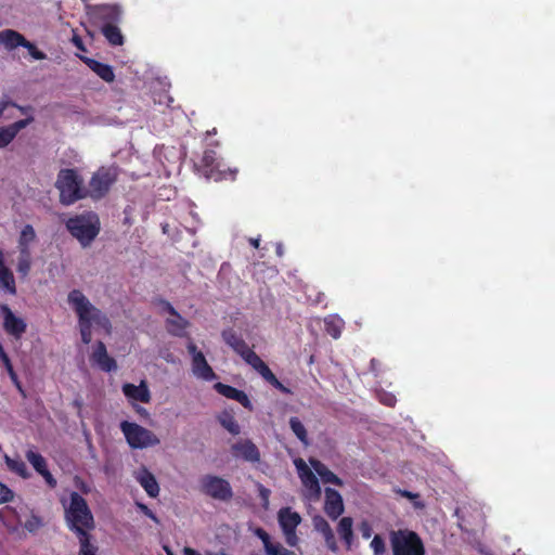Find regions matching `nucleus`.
<instances>
[{"label": "nucleus", "mask_w": 555, "mask_h": 555, "mask_svg": "<svg viewBox=\"0 0 555 555\" xmlns=\"http://www.w3.org/2000/svg\"><path fill=\"white\" fill-rule=\"evenodd\" d=\"M68 302L73 306L77 317L81 341L88 345L92 340V325L95 324L106 332L111 331V322L108 318L96 307L79 289H73L68 294Z\"/></svg>", "instance_id": "obj_1"}, {"label": "nucleus", "mask_w": 555, "mask_h": 555, "mask_svg": "<svg viewBox=\"0 0 555 555\" xmlns=\"http://www.w3.org/2000/svg\"><path fill=\"white\" fill-rule=\"evenodd\" d=\"M221 336L224 343L231 347L238 356H241L248 365L258 372L267 383L285 395L292 393L291 389L285 387L278 379L270 367L251 348H249L244 338L234 330L227 328L222 331Z\"/></svg>", "instance_id": "obj_2"}, {"label": "nucleus", "mask_w": 555, "mask_h": 555, "mask_svg": "<svg viewBox=\"0 0 555 555\" xmlns=\"http://www.w3.org/2000/svg\"><path fill=\"white\" fill-rule=\"evenodd\" d=\"M65 227L83 248L89 247L101 231L100 218L93 211H86L68 218Z\"/></svg>", "instance_id": "obj_3"}, {"label": "nucleus", "mask_w": 555, "mask_h": 555, "mask_svg": "<svg viewBox=\"0 0 555 555\" xmlns=\"http://www.w3.org/2000/svg\"><path fill=\"white\" fill-rule=\"evenodd\" d=\"M65 509V518L68 521L70 529L80 538V532H88L94 529L93 516L86 503V501L77 493H72L69 504L63 502Z\"/></svg>", "instance_id": "obj_4"}, {"label": "nucleus", "mask_w": 555, "mask_h": 555, "mask_svg": "<svg viewBox=\"0 0 555 555\" xmlns=\"http://www.w3.org/2000/svg\"><path fill=\"white\" fill-rule=\"evenodd\" d=\"M55 186L60 191V199L64 205H72L88 196V192L83 188V180L75 169H61Z\"/></svg>", "instance_id": "obj_5"}, {"label": "nucleus", "mask_w": 555, "mask_h": 555, "mask_svg": "<svg viewBox=\"0 0 555 555\" xmlns=\"http://www.w3.org/2000/svg\"><path fill=\"white\" fill-rule=\"evenodd\" d=\"M389 540L393 555H425L424 544L414 531L392 530L389 533Z\"/></svg>", "instance_id": "obj_6"}, {"label": "nucleus", "mask_w": 555, "mask_h": 555, "mask_svg": "<svg viewBox=\"0 0 555 555\" xmlns=\"http://www.w3.org/2000/svg\"><path fill=\"white\" fill-rule=\"evenodd\" d=\"M89 22L96 28L106 25L120 24L124 9L118 3L86 4Z\"/></svg>", "instance_id": "obj_7"}, {"label": "nucleus", "mask_w": 555, "mask_h": 555, "mask_svg": "<svg viewBox=\"0 0 555 555\" xmlns=\"http://www.w3.org/2000/svg\"><path fill=\"white\" fill-rule=\"evenodd\" d=\"M119 427L127 443L132 449H145L157 446L160 442L153 431L137 423L122 421Z\"/></svg>", "instance_id": "obj_8"}, {"label": "nucleus", "mask_w": 555, "mask_h": 555, "mask_svg": "<svg viewBox=\"0 0 555 555\" xmlns=\"http://www.w3.org/2000/svg\"><path fill=\"white\" fill-rule=\"evenodd\" d=\"M117 170L113 167H101L93 173L89 182L88 196L93 199L104 197L117 181Z\"/></svg>", "instance_id": "obj_9"}, {"label": "nucleus", "mask_w": 555, "mask_h": 555, "mask_svg": "<svg viewBox=\"0 0 555 555\" xmlns=\"http://www.w3.org/2000/svg\"><path fill=\"white\" fill-rule=\"evenodd\" d=\"M278 521L283 531L286 543L289 546H296L298 537L296 528L301 522V517L297 512L292 511L289 507H284L279 511Z\"/></svg>", "instance_id": "obj_10"}, {"label": "nucleus", "mask_w": 555, "mask_h": 555, "mask_svg": "<svg viewBox=\"0 0 555 555\" xmlns=\"http://www.w3.org/2000/svg\"><path fill=\"white\" fill-rule=\"evenodd\" d=\"M202 167L205 177L215 181L224 180L228 178V176H230L231 180H234L237 172L236 169L228 171L222 169V165L218 160L216 152L212 150L204 152L202 157Z\"/></svg>", "instance_id": "obj_11"}, {"label": "nucleus", "mask_w": 555, "mask_h": 555, "mask_svg": "<svg viewBox=\"0 0 555 555\" xmlns=\"http://www.w3.org/2000/svg\"><path fill=\"white\" fill-rule=\"evenodd\" d=\"M0 314L3 319L2 326L5 333L15 339L22 338L27 330L25 320L16 317L12 309L5 304L0 305Z\"/></svg>", "instance_id": "obj_12"}, {"label": "nucleus", "mask_w": 555, "mask_h": 555, "mask_svg": "<svg viewBox=\"0 0 555 555\" xmlns=\"http://www.w3.org/2000/svg\"><path fill=\"white\" fill-rule=\"evenodd\" d=\"M188 351L192 356V372L204 380H214L217 376L212 367L208 364L204 353L199 351L192 341L188 344Z\"/></svg>", "instance_id": "obj_13"}, {"label": "nucleus", "mask_w": 555, "mask_h": 555, "mask_svg": "<svg viewBox=\"0 0 555 555\" xmlns=\"http://www.w3.org/2000/svg\"><path fill=\"white\" fill-rule=\"evenodd\" d=\"M90 361L93 365H96L103 372H112L117 369L115 359L108 356L106 346L101 340L96 341V344L93 346Z\"/></svg>", "instance_id": "obj_14"}, {"label": "nucleus", "mask_w": 555, "mask_h": 555, "mask_svg": "<svg viewBox=\"0 0 555 555\" xmlns=\"http://www.w3.org/2000/svg\"><path fill=\"white\" fill-rule=\"evenodd\" d=\"M232 454L235 457H240L251 463L258 462L260 460L258 448L248 439L234 443L232 446Z\"/></svg>", "instance_id": "obj_15"}, {"label": "nucleus", "mask_w": 555, "mask_h": 555, "mask_svg": "<svg viewBox=\"0 0 555 555\" xmlns=\"http://www.w3.org/2000/svg\"><path fill=\"white\" fill-rule=\"evenodd\" d=\"M25 457L33 465L35 470L44 478L49 486H55L56 481L48 469L46 459L40 453L28 450Z\"/></svg>", "instance_id": "obj_16"}, {"label": "nucleus", "mask_w": 555, "mask_h": 555, "mask_svg": "<svg viewBox=\"0 0 555 555\" xmlns=\"http://www.w3.org/2000/svg\"><path fill=\"white\" fill-rule=\"evenodd\" d=\"M122 392L130 401L149 403L151 401V392L145 382L140 385L126 383L122 385Z\"/></svg>", "instance_id": "obj_17"}, {"label": "nucleus", "mask_w": 555, "mask_h": 555, "mask_svg": "<svg viewBox=\"0 0 555 555\" xmlns=\"http://www.w3.org/2000/svg\"><path fill=\"white\" fill-rule=\"evenodd\" d=\"M324 511L333 519H337L344 512L341 495L332 488L326 489Z\"/></svg>", "instance_id": "obj_18"}, {"label": "nucleus", "mask_w": 555, "mask_h": 555, "mask_svg": "<svg viewBox=\"0 0 555 555\" xmlns=\"http://www.w3.org/2000/svg\"><path fill=\"white\" fill-rule=\"evenodd\" d=\"M254 533L261 540L266 555H296L294 552L285 548L281 543L273 542L263 529L257 528Z\"/></svg>", "instance_id": "obj_19"}, {"label": "nucleus", "mask_w": 555, "mask_h": 555, "mask_svg": "<svg viewBox=\"0 0 555 555\" xmlns=\"http://www.w3.org/2000/svg\"><path fill=\"white\" fill-rule=\"evenodd\" d=\"M80 60L105 82H113L115 74L113 67L88 56H79Z\"/></svg>", "instance_id": "obj_20"}, {"label": "nucleus", "mask_w": 555, "mask_h": 555, "mask_svg": "<svg viewBox=\"0 0 555 555\" xmlns=\"http://www.w3.org/2000/svg\"><path fill=\"white\" fill-rule=\"evenodd\" d=\"M312 524L314 530L323 535L326 546L332 552H337L338 545L330 524L322 516H314L312 519Z\"/></svg>", "instance_id": "obj_21"}, {"label": "nucleus", "mask_w": 555, "mask_h": 555, "mask_svg": "<svg viewBox=\"0 0 555 555\" xmlns=\"http://www.w3.org/2000/svg\"><path fill=\"white\" fill-rule=\"evenodd\" d=\"M214 387L216 391L223 397L240 402L244 408L250 406V400L243 390L223 383H216Z\"/></svg>", "instance_id": "obj_22"}, {"label": "nucleus", "mask_w": 555, "mask_h": 555, "mask_svg": "<svg viewBox=\"0 0 555 555\" xmlns=\"http://www.w3.org/2000/svg\"><path fill=\"white\" fill-rule=\"evenodd\" d=\"M0 288L10 295L16 294V284L13 272L5 266L4 254L0 249Z\"/></svg>", "instance_id": "obj_23"}, {"label": "nucleus", "mask_w": 555, "mask_h": 555, "mask_svg": "<svg viewBox=\"0 0 555 555\" xmlns=\"http://www.w3.org/2000/svg\"><path fill=\"white\" fill-rule=\"evenodd\" d=\"M309 463L313 470L315 472V476L318 475L320 479L324 483H332L334 486H343V481L339 477H337L328 467L317 459H310Z\"/></svg>", "instance_id": "obj_24"}, {"label": "nucleus", "mask_w": 555, "mask_h": 555, "mask_svg": "<svg viewBox=\"0 0 555 555\" xmlns=\"http://www.w3.org/2000/svg\"><path fill=\"white\" fill-rule=\"evenodd\" d=\"M190 326V322L184 319L180 313L176 317L168 318L165 321V327L168 334L175 337H185L186 328Z\"/></svg>", "instance_id": "obj_25"}, {"label": "nucleus", "mask_w": 555, "mask_h": 555, "mask_svg": "<svg viewBox=\"0 0 555 555\" xmlns=\"http://www.w3.org/2000/svg\"><path fill=\"white\" fill-rule=\"evenodd\" d=\"M297 473L304 486H320L315 472L302 459L294 461Z\"/></svg>", "instance_id": "obj_26"}, {"label": "nucleus", "mask_w": 555, "mask_h": 555, "mask_svg": "<svg viewBox=\"0 0 555 555\" xmlns=\"http://www.w3.org/2000/svg\"><path fill=\"white\" fill-rule=\"evenodd\" d=\"M26 38L16 30L5 29L0 31V44H3L7 49L13 50L17 47L25 46Z\"/></svg>", "instance_id": "obj_27"}, {"label": "nucleus", "mask_w": 555, "mask_h": 555, "mask_svg": "<svg viewBox=\"0 0 555 555\" xmlns=\"http://www.w3.org/2000/svg\"><path fill=\"white\" fill-rule=\"evenodd\" d=\"M118 25L113 24L99 28L106 41L113 47L122 46L125 42V37Z\"/></svg>", "instance_id": "obj_28"}, {"label": "nucleus", "mask_w": 555, "mask_h": 555, "mask_svg": "<svg viewBox=\"0 0 555 555\" xmlns=\"http://www.w3.org/2000/svg\"><path fill=\"white\" fill-rule=\"evenodd\" d=\"M78 555H99V546L95 539L88 532H80L78 538Z\"/></svg>", "instance_id": "obj_29"}, {"label": "nucleus", "mask_w": 555, "mask_h": 555, "mask_svg": "<svg viewBox=\"0 0 555 555\" xmlns=\"http://www.w3.org/2000/svg\"><path fill=\"white\" fill-rule=\"evenodd\" d=\"M352 525L353 521L350 517H344L340 519L337 527V531L348 548H350L353 538Z\"/></svg>", "instance_id": "obj_30"}, {"label": "nucleus", "mask_w": 555, "mask_h": 555, "mask_svg": "<svg viewBox=\"0 0 555 555\" xmlns=\"http://www.w3.org/2000/svg\"><path fill=\"white\" fill-rule=\"evenodd\" d=\"M325 332L334 339H338L344 328V321L340 318L328 317L324 320Z\"/></svg>", "instance_id": "obj_31"}, {"label": "nucleus", "mask_w": 555, "mask_h": 555, "mask_svg": "<svg viewBox=\"0 0 555 555\" xmlns=\"http://www.w3.org/2000/svg\"><path fill=\"white\" fill-rule=\"evenodd\" d=\"M4 460H5V464H7L8 468L12 473H15L16 475H18L23 478H27L29 476L27 466L22 459H20V457L12 459L9 455H5Z\"/></svg>", "instance_id": "obj_32"}, {"label": "nucleus", "mask_w": 555, "mask_h": 555, "mask_svg": "<svg viewBox=\"0 0 555 555\" xmlns=\"http://www.w3.org/2000/svg\"><path fill=\"white\" fill-rule=\"evenodd\" d=\"M289 427L292 429V431L294 433V435L305 444V446H308L309 444V439H308V433H307V429L305 427V425L301 423V421L296 417V416H293L289 418Z\"/></svg>", "instance_id": "obj_33"}, {"label": "nucleus", "mask_w": 555, "mask_h": 555, "mask_svg": "<svg viewBox=\"0 0 555 555\" xmlns=\"http://www.w3.org/2000/svg\"><path fill=\"white\" fill-rule=\"evenodd\" d=\"M220 424L232 435H238L241 431L240 425L230 412H222L218 417Z\"/></svg>", "instance_id": "obj_34"}, {"label": "nucleus", "mask_w": 555, "mask_h": 555, "mask_svg": "<svg viewBox=\"0 0 555 555\" xmlns=\"http://www.w3.org/2000/svg\"><path fill=\"white\" fill-rule=\"evenodd\" d=\"M0 360L3 364V366L5 367V371L8 372L11 380L14 383V385L21 389V384H20V380H18V376L16 374V372L14 371V367H13V364L11 362V359L9 358L8 353L5 352L3 346L1 345L0 346Z\"/></svg>", "instance_id": "obj_35"}, {"label": "nucleus", "mask_w": 555, "mask_h": 555, "mask_svg": "<svg viewBox=\"0 0 555 555\" xmlns=\"http://www.w3.org/2000/svg\"><path fill=\"white\" fill-rule=\"evenodd\" d=\"M137 480L141 486H158L155 476L145 467L138 470Z\"/></svg>", "instance_id": "obj_36"}, {"label": "nucleus", "mask_w": 555, "mask_h": 555, "mask_svg": "<svg viewBox=\"0 0 555 555\" xmlns=\"http://www.w3.org/2000/svg\"><path fill=\"white\" fill-rule=\"evenodd\" d=\"M205 493L212 499L225 501L232 496L231 488H204Z\"/></svg>", "instance_id": "obj_37"}, {"label": "nucleus", "mask_w": 555, "mask_h": 555, "mask_svg": "<svg viewBox=\"0 0 555 555\" xmlns=\"http://www.w3.org/2000/svg\"><path fill=\"white\" fill-rule=\"evenodd\" d=\"M36 240V232L30 224L24 225L18 237L20 245H30Z\"/></svg>", "instance_id": "obj_38"}, {"label": "nucleus", "mask_w": 555, "mask_h": 555, "mask_svg": "<svg viewBox=\"0 0 555 555\" xmlns=\"http://www.w3.org/2000/svg\"><path fill=\"white\" fill-rule=\"evenodd\" d=\"M371 548L374 555H384L386 552V545L380 535H375L371 541Z\"/></svg>", "instance_id": "obj_39"}, {"label": "nucleus", "mask_w": 555, "mask_h": 555, "mask_svg": "<svg viewBox=\"0 0 555 555\" xmlns=\"http://www.w3.org/2000/svg\"><path fill=\"white\" fill-rule=\"evenodd\" d=\"M14 138H15V135L13 134V132L10 130V128L8 126L1 127L0 128V149L9 145L14 140Z\"/></svg>", "instance_id": "obj_40"}, {"label": "nucleus", "mask_w": 555, "mask_h": 555, "mask_svg": "<svg viewBox=\"0 0 555 555\" xmlns=\"http://www.w3.org/2000/svg\"><path fill=\"white\" fill-rule=\"evenodd\" d=\"M34 121V117L29 116L25 119H21V120H17L11 125H9L8 127L10 128V130L13 132V134L16 137L17 133L26 128L29 124H31Z\"/></svg>", "instance_id": "obj_41"}, {"label": "nucleus", "mask_w": 555, "mask_h": 555, "mask_svg": "<svg viewBox=\"0 0 555 555\" xmlns=\"http://www.w3.org/2000/svg\"><path fill=\"white\" fill-rule=\"evenodd\" d=\"M24 48L28 50L29 54L35 60L41 61L47 57L46 53L38 50V48L33 42H30L28 40H26Z\"/></svg>", "instance_id": "obj_42"}, {"label": "nucleus", "mask_w": 555, "mask_h": 555, "mask_svg": "<svg viewBox=\"0 0 555 555\" xmlns=\"http://www.w3.org/2000/svg\"><path fill=\"white\" fill-rule=\"evenodd\" d=\"M31 269V259H18L17 261V272L23 276H27Z\"/></svg>", "instance_id": "obj_43"}, {"label": "nucleus", "mask_w": 555, "mask_h": 555, "mask_svg": "<svg viewBox=\"0 0 555 555\" xmlns=\"http://www.w3.org/2000/svg\"><path fill=\"white\" fill-rule=\"evenodd\" d=\"M24 526L28 531L33 532L42 526V521L39 517L31 515L25 520Z\"/></svg>", "instance_id": "obj_44"}, {"label": "nucleus", "mask_w": 555, "mask_h": 555, "mask_svg": "<svg viewBox=\"0 0 555 555\" xmlns=\"http://www.w3.org/2000/svg\"><path fill=\"white\" fill-rule=\"evenodd\" d=\"M202 486H229V483L222 478L216 476H206L202 481Z\"/></svg>", "instance_id": "obj_45"}, {"label": "nucleus", "mask_w": 555, "mask_h": 555, "mask_svg": "<svg viewBox=\"0 0 555 555\" xmlns=\"http://www.w3.org/2000/svg\"><path fill=\"white\" fill-rule=\"evenodd\" d=\"M173 102V99L171 95H169L166 92H162L154 95V103L155 104H165L166 106H170V104Z\"/></svg>", "instance_id": "obj_46"}, {"label": "nucleus", "mask_w": 555, "mask_h": 555, "mask_svg": "<svg viewBox=\"0 0 555 555\" xmlns=\"http://www.w3.org/2000/svg\"><path fill=\"white\" fill-rule=\"evenodd\" d=\"M399 492H400L401 495L410 499L413 502L415 507H418V508L424 507V504L418 500V494L417 493H413V492L408 491V490H400Z\"/></svg>", "instance_id": "obj_47"}, {"label": "nucleus", "mask_w": 555, "mask_h": 555, "mask_svg": "<svg viewBox=\"0 0 555 555\" xmlns=\"http://www.w3.org/2000/svg\"><path fill=\"white\" fill-rule=\"evenodd\" d=\"M162 309L164 312H167L168 314L172 317H176L179 314V312L176 310V308L167 300H160Z\"/></svg>", "instance_id": "obj_48"}, {"label": "nucleus", "mask_w": 555, "mask_h": 555, "mask_svg": "<svg viewBox=\"0 0 555 555\" xmlns=\"http://www.w3.org/2000/svg\"><path fill=\"white\" fill-rule=\"evenodd\" d=\"M13 498V492L10 488H0V504L10 501Z\"/></svg>", "instance_id": "obj_49"}, {"label": "nucleus", "mask_w": 555, "mask_h": 555, "mask_svg": "<svg viewBox=\"0 0 555 555\" xmlns=\"http://www.w3.org/2000/svg\"><path fill=\"white\" fill-rule=\"evenodd\" d=\"M138 508L144 513L147 517H150L152 520H154L155 522H158V519L157 517L155 516V514L144 504L140 503V502H137L135 503Z\"/></svg>", "instance_id": "obj_50"}, {"label": "nucleus", "mask_w": 555, "mask_h": 555, "mask_svg": "<svg viewBox=\"0 0 555 555\" xmlns=\"http://www.w3.org/2000/svg\"><path fill=\"white\" fill-rule=\"evenodd\" d=\"M18 250H20L18 259H31L29 245H20L18 244Z\"/></svg>", "instance_id": "obj_51"}, {"label": "nucleus", "mask_w": 555, "mask_h": 555, "mask_svg": "<svg viewBox=\"0 0 555 555\" xmlns=\"http://www.w3.org/2000/svg\"><path fill=\"white\" fill-rule=\"evenodd\" d=\"M132 408L135 411V413L138 415H140L141 417L147 418L150 416V413H149V411L145 408H143V406H141L139 404H135V403H132Z\"/></svg>", "instance_id": "obj_52"}, {"label": "nucleus", "mask_w": 555, "mask_h": 555, "mask_svg": "<svg viewBox=\"0 0 555 555\" xmlns=\"http://www.w3.org/2000/svg\"><path fill=\"white\" fill-rule=\"evenodd\" d=\"M379 366H380V362L379 360L373 358L371 361H370V370L371 372H373L374 374H378L379 372Z\"/></svg>", "instance_id": "obj_53"}, {"label": "nucleus", "mask_w": 555, "mask_h": 555, "mask_svg": "<svg viewBox=\"0 0 555 555\" xmlns=\"http://www.w3.org/2000/svg\"><path fill=\"white\" fill-rule=\"evenodd\" d=\"M361 532L364 539H369L371 537V527L366 522L362 524Z\"/></svg>", "instance_id": "obj_54"}, {"label": "nucleus", "mask_w": 555, "mask_h": 555, "mask_svg": "<svg viewBox=\"0 0 555 555\" xmlns=\"http://www.w3.org/2000/svg\"><path fill=\"white\" fill-rule=\"evenodd\" d=\"M73 43L75 44V47L81 51H86V48H85V44L82 42V39L78 36H74L73 37Z\"/></svg>", "instance_id": "obj_55"}, {"label": "nucleus", "mask_w": 555, "mask_h": 555, "mask_svg": "<svg viewBox=\"0 0 555 555\" xmlns=\"http://www.w3.org/2000/svg\"><path fill=\"white\" fill-rule=\"evenodd\" d=\"M382 402L388 406H393L396 403V398L392 395H387Z\"/></svg>", "instance_id": "obj_56"}, {"label": "nucleus", "mask_w": 555, "mask_h": 555, "mask_svg": "<svg viewBox=\"0 0 555 555\" xmlns=\"http://www.w3.org/2000/svg\"><path fill=\"white\" fill-rule=\"evenodd\" d=\"M9 106H14L16 107L17 109H20L23 114H26L30 111H33V107L31 106H21L14 102H12V104H9Z\"/></svg>", "instance_id": "obj_57"}, {"label": "nucleus", "mask_w": 555, "mask_h": 555, "mask_svg": "<svg viewBox=\"0 0 555 555\" xmlns=\"http://www.w3.org/2000/svg\"><path fill=\"white\" fill-rule=\"evenodd\" d=\"M147 494L152 498H156L159 493V488H145Z\"/></svg>", "instance_id": "obj_58"}, {"label": "nucleus", "mask_w": 555, "mask_h": 555, "mask_svg": "<svg viewBox=\"0 0 555 555\" xmlns=\"http://www.w3.org/2000/svg\"><path fill=\"white\" fill-rule=\"evenodd\" d=\"M9 104H12V101H0V118L2 117L5 108L9 107Z\"/></svg>", "instance_id": "obj_59"}, {"label": "nucleus", "mask_w": 555, "mask_h": 555, "mask_svg": "<svg viewBox=\"0 0 555 555\" xmlns=\"http://www.w3.org/2000/svg\"><path fill=\"white\" fill-rule=\"evenodd\" d=\"M183 554L184 555H202L201 553H198L197 551H195L191 547H184Z\"/></svg>", "instance_id": "obj_60"}, {"label": "nucleus", "mask_w": 555, "mask_h": 555, "mask_svg": "<svg viewBox=\"0 0 555 555\" xmlns=\"http://www.w3.org/2000/svg\"><path fill=\"white\" fill-rule=\"evenodd\" d=\"M249 243L253 247L255 248H259V244H260V238L259 237H251L249 238Z\"/></svg>", "instance_id": "obj_61"}, {"label": "nucleus", "mask_w": 555, "mask_h": 555, "mask_svg": "<svg viewBox=\"0 0 555 555\" xmlns=\"http://www.w3.org/2000/svg\"><path fill=\"white\" fill-rule=\"evenodd\" d=\"M206 555H227V554L223 552H219V553L207 552Z\"/></svg>", "instance_id": "obj_62"}, {"label": "nucleus", "mask_w": 555, "mask_h": 555, "mask_svg": "<svg viewBox=\"0 0 555 555\" xmlns=\"http://www.w3.org/2000/svg\"><path fill=\"white\" fill-rule=\"evenodd\" d=\"M268 494H269V490H268V489H264V490L261 492V495H262L263 498H267V496H268Z\"/></svg>", "instance_id": "obj_63"}, {"label": "nucleus", "mask_w": 555, "mask_h": 555, "mask_svg": "<svg viewBox=\"0 0 555 555\" xmlns=\"http://www.w3.org/2000/svg\"><path fill=\"white\" fill-rule=\"evenodd\" d=\"M165 551L168 555H173L172 552L167 546H165Z\"/></svg>", "instance_id": "obj_64"}]
</instances>
